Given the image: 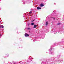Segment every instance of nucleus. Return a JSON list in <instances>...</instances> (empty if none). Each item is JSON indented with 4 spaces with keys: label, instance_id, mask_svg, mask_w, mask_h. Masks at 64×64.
<instances>
[{
    "label": "nucleus",
    "instance_id": "25",
    "mask_svg": "<svg viewBox=\"0 0 64 64\" xmlns=\"http://www.w3.org/2000/svg\"><path fill=\"white\" fill-rule=\"evenodd\" d=\"M54 13H55V12H54Z\"/></svg>",
    "mask_w": 64,
    "mask_h": 64
},
{
    "label": "nucleus",
    "instance_id": "6",
    "mask_svg": "<svg viewBox=\"0 0 64 64\" xmlns=\"http://www.w3.org/2000/svg\"><path fill=\"white\" fill-rule=\"evenodd\" d=\"M44 6V5H43V4H42L40 5V7H43V6Z\"/></svg>",
    "mask_w": 64,
    "mask_h": 64
},
{
    "label": "nucleus",
    "instance_id": "2",
    "mask_svg": "<svg viewBox=\"0 0 64 64\" xmlns=\"http://www.w3.org/2000/svg\"><path fill=\"white\" fill-rule=\"evenodd\" d=\"M63 61V60H56L55 62L54 61V62H53L55 63H57V62H59L60 61V62H62V61ZM55 62H56V63H55Z\"/></svg>",
    "mask_w": 64,
    "mask_h": 64
},
{
    "label": "nucleus",
    "instance_id": "15",
    "mask_svg": "<svg viewBox=\"0 0 64 64\" xmlns=\"http://www.w3.org/2000/svg\"><path fill=\"white\" fill-rule=\"evenodd\" d=\"M55 15L56 16H57V15H58V14L57 13H56V14H55Z\"/></svg>",
    "mask_w": 64,
    "mask_h": 64
},
{
    "label": "nucleus",
    "instance_id": "11",
    "mask_svg": "<svg viewBox=\"0 0 64 64\" xmlns=\"http://www.w3.org/2000/svg\"><path fill=\"white\" fill-rule=\"evenodd\" d=\"M23 4H24V5H25V4H26V2H23Z\"/></svg>",
    "mask_w": 64,
    "mask_h": 64
},
{
    "label": "nucleus",
    "instance_id": "3",
    "mask_svg": "<svg viewBox=\"0 0 64 64\" xmlns=\"http://www.w3.org/2000/svg\"><path fill=\"white\" fill-rule=\"evenodd\" d=\"M56 59V58L55 57H54L53 58H52V59H51L50 60V61H54V60Z\"/></svg>",
    "mask_w": 64,
    "mask_h": 64
},
{
    "label": "nucleus",
    "instance_id": "4",
    "mask_svg": "<svg viewBox=\"0 0 64 64\" xmlns=\"http://www.w3.org/2000/svg\"><path fill=\"white\" fill-rule=\"evenodd\" d=\"M49 61L48 62L46 61L45 62H42V64H47V63H49Z\"/></svg>",
    "mask_w": 64,
    "mask_h": 64
},
{
    "label": "nucleus",
    "instance_id": "22",
    "mask_svg": "<svg viewBox=\"0 0 64 64\" xmlns=\"http://www.w3.org/2000/svg\"><path fill=\"white\" fill-rule=\"evenodd\" d=\"M52 63H50V64H53V62H51Z\"/></svg>",
    "mask_w": 64,
    "mask_h": 64
},
{
    "label": "nucleus",
    "instance_id": "5",
    "mask_svg": "<svg viewBox=\"0 0 64 64\" xmlns=\"http://www.w3.org/2000/svg\"><path fill=\"white\" fill-rule=\"evenodd\" d=\"M25 37H29V35L27 34L26 33L25 34Z\"/></svg>",
    "mask_w": 64,
    "mask_h": 64
},
{
    "label": "nucleus",
    "instance_id": "23",
    "mask_svg": "<svg viewBox=\"0 0 64 64\" xmlns=\"http://www.w3.org/2000/svg\"><path fill=\"white\" fill-rule=\"evenodd\" d=\"M30 13H32V12H30Z\"/></svg>",
    "mask_w": 64,
    "mask_h": 64
},
{
    "label": "nucleus",
    "instance_id": "28",
    "mask_svg": "<svg viewBox=\"0 0 64 64\" xmlns=\"http://www.w3.org/2000/svg\"><path fill=\"white\" fill-rule=\"evenodd\" d=\"M31 11H32V10L31 9Z\"/></svg>",
    "mask_w": 64,
    "mask_h": 64
},
{
    "label": "nucleus",
    "instance_id": "24",
    "mask_svg": "<svg viewBox=\"0 0 64 64\" xmlns=\"http://www.w3.org/2000/svg\"><path fill=\"white\" fill-rule=\"evenodd\" d=\"M32 58H31V60H31V61H32Z\"/></svg>",
    "mask_w": 64,
    "mask_h": 64
},
{
    "label": "nucleus",
    "instance_id": "20",
    "mask_svg": "<svg viewBox=\"0 0 64 64\" xmlns=\"http://www.w3.org/2000/svg\"><path fill=\"white\" fill-rule=\"evenodd\" d=\"M34 22V20H32V22Z\"/></svg>",
    "mask_w": 64,
    "mask_h": 64
},
{
    "label": "nucleus",
    "instance_id": "26",
    "mask_svg": "<svg viewBox=\"0 0 64 64\" xmlns=\"http://www.w3.org/2000/svg\"><path fill=\"white\" fill-rule=\"evenodd\" d=\"M1 22V20L0 19V22Z\"/></svg>",
    "mask_w": 64,
    "mask_h": 64
},
{
    "label": "nucleus",
    "instance_id": "10",
    "mask_svg": "<svg viewBox=\"0 0 64 64\" xmlns=\"http://www.w3.org/2000/svg\"><path fill=\"white\" fill-rule=\"evenodd\" d=\"M37 27V26L36 25H35L34 26V28H36Z\"/></svg>",
    "mask_w": 64,
    "mask_h": 64
},
{
    "label": "nucleus",
    "instance_id": "1",
    "mask_svg": "<svg viewBox=\"0 0 64 64\" xmlns=\"http://www.w3.org/2000/svg\"><path fill=\"white\" fill-rule=\"evenodd\" d=\"M49 52L50 54L53 55L54 54V52L53 51H52V48H51L49 50Z\"/></svg>",
    "mask_w": 64,
    "mask_h": 64
},
{
    "label": "nucleus",
    "instance_id": "14",
    "mask_svg": "<svg viewBox=\"0 0 64 64\" xmlns=\"http://www.w3.org/2000/svg\"><path fill=\"white\" fill-rule=\"evenodd\" d=\"M51 19H54V20H55V18H52Z\"/></svg>",
    "mask_w": 64,
    "mask_h": 64
},
{
    "label": "nucleus",
    "instance_id": "19",
    "mask_svg": "<svg viewBox=\"0 0 64 64\" xmlns=\"http://www.w3.org/2000/svg\"><path fill=\"white\" fill-rule=\"evenodd\" d=\"M30 25V24L29 23L28 24V26H29Z\"/></svg>",
    "mask_w": 64,
    "mask_h": 64
},
{
    "label": "nucleus",
    "instance_id": "12",
    "mask_svg": "<svg viewBox=\"0 0 64 64\" xmlns=\"http://www.w3.org/2000/svg\"><path fill=\"white\" fill-rule=\"evenodd\" d=\"M54 45H56V46H57L58 45H57V44H56V43H54Z\"/></svg>",
    "mask_w": 64,
    "mask_h": 64
},
{
    "label": "nucleus",
    "instance_id": "17",
    "mask_svg": "<svg viewBox=\"0 0 64 64\" xmlns=\"http://www.w3.org/2000/svg\"><path fill=\"white\" fill-rule=\"evenodd\" d=\"M27 29L28 30H30V28H27Z\"/></svg>",
    "mask_w": 64,
    "mask_h": 64
},
{
    "label": "nucleus",
    "instance_id": "16",
    "mask_svg": "<svg viewBox=\"0 0 64 64\" xmlns=\"http://www.w3.org/2000/svg\"><path fill=\"white\" fill-rule=\"evenodd\" d=\"M61 24V23H58V25H60Z\"/></svg>",
    "mask_w": 64,
    "mask_h": 64
},
{
    "label": "nucleus",
    "instance_id": "7",
    "mask_svg": "<svg viewBox=\"0 0 64 64\" xmlns=\"http://www.w3.org/2000/svg\"><path fill=\"white\" fill-rule=\"evenodd\" d=\"M37 9L38 10H40V9H41V8H40V7H38L37 8Z\"/></svg>",
    "mask_w": 64,
    "mask_h": 64
},
{
    "label": "nucleus",
    "instance_id": "8",
    "mask_svg": "<svg viewBox=\"0 0 64 64\" xmlns=\"http://www.w3.org/2000/svg\"><path fill=\"white\" fill-rule=\"evenodd\" d=\"M48 25V22H47L46 23V26H47Z\"/></svg>",
    "mask_w": 64,
    "mask_h": 64
},
{
    "label": "nucleus",
    "instance_id": "27",
    "mask_svg": "<svg viewBox=\"0 0 64 64\" xmlns=\"http://www.w3.org/2000/svg\"><path fill=\"white\" fill-rule=\"evenodd\" d=\"M54 4L55 5V4Z\"/></svg>",
    "mask_w": 64,
    "mask_h": 64
},
{
    "label": "nucleus",
    "instance_id": "18",
    "mask_svg": "<svg viewBox=\"0 0 64 64\" xmlns=\"http://www.w3.org/2000/svg\"><path fill=\"white\" fill-rule=\"evenodd\" d=\"M59 56H58L57 57V58L58 59H59Z\"/></svg>",
    "mask_w": 64,
    "mask_h": 64
},
{
    "label": "nucleus",
    "instance_id": "29",
    "mask_svg": "<svg viewBox=\"0 0 64 64\" xmlns=\"http://www.w3.org/2000/svg\"><path fill=\"white\" fill-rule=\"evenodd\" d=\"M58 44H60V43H58Z\"/></svg>",
    "mask_w": 64,
    "mask_h": 64
},
{
    "label": "nucleus",
    "instance_id": "13",
    "mask_svg": "<svg viewBox=\"0 0 64 64\" xmlns=\"http://www.w3.org/2000/svg\"><path fill=\"white\" fill-rule=\"evenodd\" d=\"M34 23L33 22L31 24V25H32V26L33 25H34Z\"/></svg>",
    "mask_w": 64,
    "mask_h": 64
},
{
    "label": "nucleus",
    "instance_id": "21",
    "mask_svg": "<svg viewBox=\"0 0 64 64\" xmlns=\"http://www.w3.org/2000/svg\"><path fill=\"white\" fill-rule=\"evenodd\" d=\"M7 56H6V57H8V54H7Z\"/></svg>",
    "mask_w": 64,
    "mask_h": 64
},
{
    "label": "nucleus",
    "instance_id": "30",
    "mask_svg": "<svg viewBox=\"0 0 64 64\" xmlns=\"http://www.w3.org/2000/svg\"><path fill=\"white\" fill-rule=\"evenodd\" d=\"M0 9H1V8H0Z\"/></svg>",
    "mask_w": 64,
    "mask_h": 64
},
{
    "label": "nucleus",
    "instance_id": "9",
    "mask_svg": "<svg viewBox=\"0 0 64 64\" xmlns=\"http://www.w3.org/2000/svg\"><path fill=\"white\" fill-rule=\"evenodd\" d=\"M0 28H4V26L2 25L0 26Z\"/></svg>",
    "mask_w": 64,
    "mask_h": 64
}]
</instances>
